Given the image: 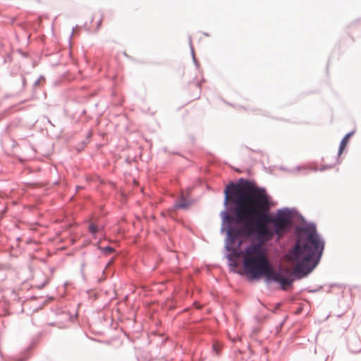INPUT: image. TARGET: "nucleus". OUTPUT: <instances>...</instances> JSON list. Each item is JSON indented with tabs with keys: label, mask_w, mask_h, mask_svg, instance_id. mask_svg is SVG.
<instances>
[{
	"label": "nucleus",
	"mask_w": 361,
	"mask_h": 361,
	"mask_svg": "<svg viewBox=\"0 0 361 361\" xmlns=\"http://www.w3.org/2000/svg\"><path fill=\"white\" fill-rule=\"evenodd\" d=\"M225 202L235 204L234 220L243 226L228 228V238L233 243L240 237L256 235L262 242L271 240L274 235L281 238L291 225L288 214L278 212L275 216L269 215L271 203L266 190L255 186L249 180L243 185L231 183L224 190Z\"/></svg>",
	"instance_id": "f257e3e1"
},
{
	"label": "nucleus",
	"mask_w": 361,
	"mask_h": 361,
	"mask_svg": "<svg viewBox=\"0 0 361 361\" xmlns=\"http://www.w3.org/2000/svg\"><path fill=\"white\" fill-rule=\"evenodd\" d=\"M324 247V243L314 228L300 232L295 247L286 256L294 274L302 278L310 273L318 264Z\"/></svg>",
	"instance_id": "f03ea898"
},
{
	"label": "nucleus",
	"mask_w": 361,
	"mask_h": 361,
	"mask_svg": "<svg viewBox=\"0 0 361 361\" xmlns=\"http://www.w3.org/2000/svg\"><path fill=\"white\" fill-rule=\"evenodd\" d=\"M243 257L244 269L252 278L265 276L267 281L279 283L283 290H286L292 284L293 279L285 277L281 271L273 269L265 252L259 245L252 244L246 247Z\"/></svg>",
	"instance_id": "7ed1b4c3"
},
{
	"label": "nucleus",
	"mask_w": 361,
	"mask_h": 361,
	"mask_svg": "<svg viewBox=\"0 0 361 361\" xmlns=\"http://www.w3.org/2000/svg\"><path fill=\"white\" fill-rule=\"evenodd\" d=\"M92 21V22L95 21V22L93 25H91V28L94 30H98L100 27L103 21L102 15L99 13L94 14Z\"/></svg>",
	"instance_id": "20e7f679"
},
{
	"label": "nucleus",
	"mask_w": 361,
	"mask_h": 361,
	"mask_svg": "<svg viewBox=\"0 0 361 361\" xmlns=\"http://www.w3.org/2000/svg\"><path fill=\"white\" fill-rule=\"evenodd\" d=\"M353 135V133H348L341 140L339 146L338 154H341L344 149L348 145L349 138Z\"/></svg>",
	"instance_id": "39448f33"
},
{
	"label": "nucleus",
	"mask_w": 361,
	"mask_h": 361,
	"mask_svg": "<svg viewBox=\"0 0 361 361\" xmlns=\"http://www.w3.org/2000/svg\"><path fill=\"white\" fill-rule=\"evenodd\" d=\"M102 226H99L98 225H97L96 224L94 223H91L89 225V231L94 235L96 234L97 232L102 231Z\"/></svg>",
	"instance_id": "423d86ee"
},
{
	"label": "nucleus",
	"mask_w": 361,
	"mask_h": 361,
	"mask_svg": "<svg viewBox=\"0 0 361 361\" xmlns=\"http://www.w3.org/2000/svg\"><path fill=\"white\" fill-rule=\"evenodd\" d=\"M189 206H190V204L183 198L181 199L178 202H176V204H175V207L176 208L186 209V208H188Z\"/></svg>",
	"instance_id": "0eeeda50"
},
{
	"label": "nucleus",
	"mask_w": 361,
	"mask_h": 361,
	"mask_svg": "<svg viewBox=\"0 0 361 361\" xmlns=\"http://www.w3.org/2000/svg\"><path fill=\"white\" fill-rule=\"evenodd\" d=\"M224 220L228 221V222H231L232 221V218H231V216L230 215L226 214L225 217H224Z\"/></svg>",
	"instance_id": "6e6552de"
},
{
	"label": "nucleus",
	"mask_w": 361,
	"mask_h": 361,
	"mask_svg": "<svg viewBox=\"0 0 361 361\" xmlns=\"http://www.w3.org/2000/svg\"><path fill=\"white\" fill-rule=\"evenodd\" d=\"M213 348H214V350L216 352V353L218 354V353H218V350H218V345H217V344H214V345H213Z\"/></svg>",
	"instance_id": "1a4fd4ad"
},
{
	"label": "nucleus",
	"mask_w": 361,
	"mask_h": 361,
	"mask_svg": "<svg viewBox=\"0 0 361 361\" xmlns=\"http://www.w3.org/2000/svg\"><path fill=\"white\" fill-rule=\"evenodd\" d=\"M106 250H107L109 252H113V251H114V249H113V248H111V247H107V248H106Z\"/></svg>",
	"instance_id": "9d476101"
}]
</instances>
